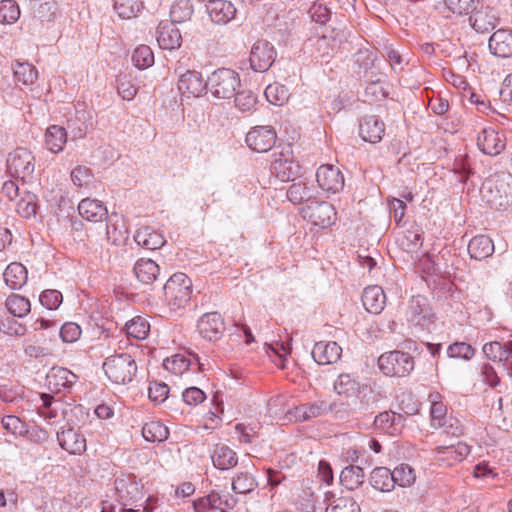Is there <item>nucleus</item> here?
<instances>
[{
  "mask_svg": "<svg viewBox=\"0 0 512 512\" xmlns=\"http://www.w3.org/2000/svg\"><path fill=\"white\" fill-rule=\"evenodd\" d=\"M108 379L115 384L130 383L137 373V364L128 353L111 355L103 363Z\"/></svg>",
  "mask_w": 512,
  "mask_h": 512,
  "instance_id": "1",
  "label": "nucleus"
},
{
  "mask_svg": "<svg viewBox=\"0 0 512 512\" xmlns=\"http://www.w3.org/2000/svg\"><path fill=\"white\" fill-rule=\"evenodd\" d=\"M164 298L171 310L184 308L191 299L192 281L184 273L173 274L164 285Z\"/></svg>",
  "mask_w": 512,
  "mask_h": 512,
  "instance_id": "2",
  "label": "nucleus"
},
{
  "mask_svg": "<svg viewBox=\"0 0 512 512\" xmlns=\"http://www.w3.org/2000/svg\"><path fill=\"white\" fill-rule=\"evenodd\" d=\"M239 87V74L229 68L217 69L208 77V88L219 99H231Z\"/></svg>",
  "mask_w": 512,
  "mask_h": 512,
  "instance_id": "3",
  "label": "nucleus"
},
{
  "mask_svg": "<svg viewBox=\"0 0 512 512\" xmlns=\"http://www.w3.org/2000/svg\"><path fill=\"white\" fill-rule=\"evenodd\" d=\"M378 367L385 376L405 377L414 369V359L407 352L393 350L378 358Z\"/></svg>",
  "mask_w": 512,
  "mask_h": 512,
  "instance_id": "4",
  "label": "nucleus"
},
{
  "mask_svg": "<svg viewBox=\"0 0 512 512\" xmlns=\"http://www.w3.org/2000/svg\"><path fill=\"white\" fill-rule=\"evenodd\" d=\"M7 171L11 177L20 179L22 182H29L33 179L35 171V157L26 148H16L9 153L7 160Z\"/></svg>",
  "mask_w": 512,
  "mask_h": 512,
  "instance_id": "5",
  "label": "nucleus"
},
{
  "mask_svg": "<svg viewBox=\"0 0 512 512\" xmlns=\"http://www.w3.org/2000/svg\"><path fill=\"white\" fill-rule=\"evenodd\" d=\"M276 49L267 40H257L251 47L249 63L255 72H266L276 59Z\"/></svg>",
  "mask_w": 512,
  "mask_h": 512,
  "instance_id": "6",
  "label": "nucleus"
},
{
  "mask_svg": "<svg viewBox=\"0 0 512 512\" xmlns=\"http://www.w3.org/2000/svg\"><path fill=\"white\" fill-rule=\"evenodd\" d=\"M336 215L333 205L326 201H311L303 208L304 218H307L314 226L321 228L330 227L335 222Z\"/></svg>",
  "mask_w": 512,
  "mask_h": 512,
  "instance_id": "7",
  "label": "nucleus"
},
{
  "mask_svg": "<svg viewBox=\"0 0 512 512\" xmlns=\"http://www.w3.org/2000/svg\"><path fill=\"white\" fill-rule=\"evenodd\" d=\"M508 145L505 134L492 127L482 129L477 135V146L485 155L497 156Z\"/></svg>",
  "mask_w": 512,
  "mask_h": 512,
  "instance_id": "8",
  "label": "nucleus"
},
{
  "mask_svg": "<svg viewBox=\"0 0 512 512\" xmlns=\"http://www.w3.org/2000/svg\"><path fill=\"white\" fill-rule=\"evenodd\" d=\"M428 301L421 295L413 296L406 310V319L414 326L428 327L433 322Z\"/></svg>",
  "mask_w": 512,
  "mask_h": 512,
  "instance_id": "9",
  "label": "nucleus"
},
{
  "mask_svg": "<svg viewBox=\"0 0 512 512\" xmlns=\"http://www.w3.org/2000/svg\"><path fill=\"white\" fill-rule=\"evenodd\" d=\"M277 134L272 126H256L246 135V143L253 151L263 153L269 151L276 142Z\"/></svg>",
  "mask_w": 512,
  "mask_h": 512,
  "instance_id": "10",
  "label": "nucleus"
},
{
  "mask_svg": "<svg viewBox=\"0 0 512 512\" xmlns=\"http://www.w3.org/2000/svg\"><path fill=\"white\" fill-rule=\"evenodd\" d=\"M316 180L322 190L332 194L342 191L345 183L340 169L332 164L321 165L317 169Z\"/></svg>",
  "mask_w": 512,
  "mask_h": 512,
  "instance_id": "11",
  "label": "nucleus"
},
{
  "mask_svg": "<svg viewBox=\"0 0 512 512\" xmlns=\"http://www.w3.org/2000/svg\"><path fill=\"white\" fill-rule=\"evenodd\" d=\"M78 377L64 367H52L46 375V385L53 393L68 392Z\"/></svg>",
  "mask_w": 512,
  "mask_h": 512,
  "instance_id": "12",
  "label": "nucleus"
},
{
  "mask_svg": "<svg viewBox=\"0 0 512 512\" xmlns=\"http://www.w3.org/2000/svg\"><path fill=\"white\" fill-rule=\"evenodd\" d=\"M270 171L283 182L293 181L300 173V165L291 159L288 154L280 152L274 154Z\"/></svg>",
  "mask_w": 512,
  "mask_h": 512,
  "instance_id": "13",
  "label": "nucleus"
},
{
  "mask_svg": "<svg viewBox=\"0 0 512 512\" xmlns=\"http://www.w3.org/2000/svg\"><path fill=\"white\" fill-rule=\"evenodd\" d=\"M197 328L203 338L216 341L225 331L224 319L218 312L206 313L198 320Z\"/></svg>",
  "mask_w": 512,
  "mask_h": 512,
  "instance_id": "14",
  "label": "nucleus"
},
{
  "mask_svg": "<svg viewBox=\"0 0 512 512\" xmlns=\"http://www.w3.org/2000/svg\"><path fill=\"white\" fill-rule=\"evenodd\" d=\"M434 451L440 465L450 467L463 461L470 454V447L466 443L458 442L449 446H437Z\"/></svg>",
  "mask_w": 512,
  "mask_h": 512,
  "instance_id": "15",
  "label": "nucleus"
},
{
  "mask_svg": "<svg viewBox=\"0 0 512 512\" xmlns=\"http://www.w3.org/2000/svg\"><path fill=\"white\" fill-rule=\"evenodd\" d=\"M208 87V79L204 80L199 72L187 70L180 75L178 90L188 96L199 97Z\"/></svg>",
  "mask_w": 512,
  "mask_h": 512,
  "instance_id": "16",
  "label": "nucleus"
},
{
  "mask_svg": "<svg viewBox=\"0 0 512 512\" xmlns=\"http://www.w3.org/2000/svg\"><path fill=\"white\" fill-rule=\"evenodd\" d=\"M331 404L325 400H316L298 405L290 412L296 421L305 422L327 414Z\"/></svg>",
  "mask_w": 512,
  "mask_h": 512,
  "instance_id": "17",
  "label": "nucleus"
},
{
  "mask_svg": "<svg viewBox=\"0 0 512 512\" xmlns=\"http://www.w3.org/2000/svg\"><path fill=\"white\" fill-rule=\"evenodd\" d=\"M470 23L471 26L480 33H488L492 31L499 23V16L494 8L485 7L477 9L474 6V10L471 12Z\"/></svg>",
  "mask_w": 512,
  "mask_h": 512,
  "instance_id": "18",
  "label": "nucleus"
},
{
  "mask_svg": "<svg viewBox=\"0 0 512 512\" xmlns=\"http://www.w3.org/2000/svg\"><path fill=\"white\" fill-rule=\"evenodd\" d=\"M157 42L159 47L166 50L180 48L182 35L174 23L161 22L157 27Z\"/></svg>",
  "mask_w": 512,
  "mask_h": 512,
  "instance_id": "19",
  "label": "nucleus"
},
{
  "mask_svg": "<svg viewBox=\"0 0 512 512\" xmlns=\"http://www.w3.org/2000/svg\"><path fill=\"white\" fill-rule=\"evenodd\" d=\"M57 440L62 449L73 455H81L86 451V439L73 428L63 429L57 433Z\"/></svg>",
  "mask_w": 512,
  "mask_h": 512,
  "instance_id": "20",
  "label": "nucleus"
},
{
  "mask_svg": "<svg viewBox=\"0 0 512 512\" xmlns=\"http://www.w3.org/2000/svg\"><path fill=\"white\" fill-rule=\"evenodd\" d=\"M482 351L486 358L493 362L503 363L504 366L512 363V340L485 343Z\"/></svg>",
  "mask_w": 512,
  "mask_h": 512,
  "instance_id": "21",
  "label": "nucleus"
},
{
  "mask_svg": "<svg viewBox=\"0 0 512 512\" xmlns=\"http://www.w3.org/2000/svg\"><path fill=\"white\" fill-rule=\"evenodd\" d=\"M207 12L214 23L227 24L237 13L234 4L227 0H213L207 4Z\"/></svg>",
  "mask_w": 512,
  "mask_h": 512,
  "instance_id": "22",
  "label": "nucleus"
},
{
  "mask_svg": "<svg viewBox=\"0 0 512 512\" xmlns=\"http://www.w3.org/2000/svg\"><path fill=\"white\" fill-rule=\"evenodd\" d=\"M312 357L319 365H327L337 362L342 354L341 347L334 341L317 342L312 349Z\"/></svg>",
  "mask_w": 512,
  "mask_h": 512,
  "instance_id": "23",
  "label": "nucleus"
},
{
  "mask_svg": "<svg viewBox=\"0 0 512 512\" xmlns=\"http://www.w3.org/2000/svg\"><path fill=\"white\" fill-rule=\"evenodd\" d=\"M384 132L385 124L376 116H365L360 122L359 134L361 138L366 142H380Z\"/></svg>",
  "mask_w": 512,
  "mask_h": 512,
  "instance_id": "24",
  "label": "nucleus"
},
{
  "mask_svg": "<svg viewBox=\"0 0 512 512\" xmlns=\"http://www.w3.org/2000/svg\"><path fill=\"white\" fill-rule=\"evenodd\" d=\"M405 416L394 411H384L379 413L374 420L377 428L389 435L400 434L404 427Z\"/></svg>",
  "mask_w": 512,
  "mask_h": 512,
  "instance_id": "25",
  "label": "nucleus"
},
{
  "mask_svg": "<svg viewBox=\"0 0 512 512\" xmlns=\"http://www.w3.org/2000/svg\"><path fill=\"white\" fill-rule=\"evenodd\" d=\"M490 51L500 58L512 56V32L506 29H499L489 39Z\"/></svg>",
  "mask_w": 512,
  "mask_h": 512,
  "instance_id": "26",
  "label": "nucleus"
},
{
  "mask_svg": "<svg viewBox=\"0 0 512 512\" xmlns=\"http://www.w3.org/2000/svg\"><path fill=\"white\" fill-rule=\"evenodd\" d=\"M212 463L219 470H229L238 463L237 453L228 445L218 443L211 453Z\"/></svg>",
  "mask_w": 512,
  "mask_h": 512,
  "instance_id": "27",
  "label": "nucleus"
},
{
  "mask_svg": "<svg viewBox=\"0 0 512 512\" xmlns=\"http://www.w3.org/2000/svg\"><path fill=\"white\" fill-rule=\"evenodd\" d=\"M334 391L345 398L358 397L363 385H361L358 378L351 373L340 374L334 382Z\"/></svg>",
  "mask_w": 512,
  "mask_h": 512,
  "instance_id": "28",
  "label": "nucleus"
},
{
  "mask_svg": "<svg viewBox=\"0 0 512 512\" xmlns=\"http://www.w3.org/2000/svg\"><path fill=\"white\" fill-rule=\"evenodd\" d=\"M362 303L368 312L379 314L386 304V296L383 289L378 285L366 287L362 294Z\"/></svg>",
  "mask_w": 512,
  "mask_h": 512,
  "instance_id": "29",
  "label": "nucleus"
},
{
  "mask_svg": "<svg viewBox=\"0 0 512 512\" xmlns=\"http://www.w3.org/2000/svg\"><path fill=\"white\" fill-rule=\"evenodd\" d=\"M80 216L91 222H99L108 218L107 208L98 200L86 198L78 205Z\"/></svg>",
  "mask_w": 512,
  "mask_h": 512,
  "instance_id": "30",
  "label": "nucleus"
},
{
  "mask_svg": "<svg viewBox=\"0 0 512 512\" xmlns=\"http://www.w3.org/2000/svg\"><path fill=\"white\" fill-rule=\"evenodd\" d=\"M134 240L139 246L148 250L159 249L166 243L164 236L150 226L138 229Z\"/></svg>",
  "mask_w": 512,
  "mask_h": 512,
  "instance_id": "31",
  "label": "nucleus"
},
{
  "mask_svg": "<svg viewBox=\"0 0 512 512\" xmlns=\"http://www.w3.org/2000/svg\"><path fill=\"white\" fill-rule=\"evenodd\" d=\"M3 278L9 288L18 290L26 284L28 272L23 264L19 262H12L3 272Z\"/></svg>",
  "mask_w": 512,
  "mask_h": 512,
  "instance_id": "32",
  "label": "nucleus"
},
{
  "mask_svg": "<svg viewBox=\"0 0 512 512\" xmlns=\"http://www.w3.org/2000/svg\"><path fill=\"white\" fill-rule=\"evenodd\" d=\"M106 235L113 245L124 244L129 237L124 219L117 215L110 216L106 224Z\"/></svg>",
  "mask_w": 512,
  "mask_h": 512,
  "instance_id": "33",
  "label": "nucleus"
},
{
  "mask_svg": "<svg viewBox=\"0 0 512 512\" xmlns=\"http://www.w3.org/2000/svg\"><path fill=\"white\" fill-rule=\"evenodd\" d=\"M133 271L140 282L149 285L158 278L160 267L151 259L141 258L135 263Z\"/></svg>",
  "mask_w": 512,
  "mask_h": 512,
  "instance_id": "34",
  "label": "nucleus"
},
{
  "mask_svg": "<svg viewBox=\"0 0 512 512\" xmlns=\"http://www.w3.org/2000/svg\"><path fill=\"white\" fill-rule=\"evenodd\" d=\"M494 252V244L490 237L477 235L468 244V253L475 260H483L490 257Z\"/></svg>",
  "mask_w": 512,
  "mask_h": 512,
  "instance_id": "35",
  "label": "nucleus"
},
{
  "mask_svg": "<svg viewBox=\"0 0 512 512\" xmlns=\"http://www.w3.org/2000/svg\"><path fill=\"white\" fill-rule=\"evenodd\" d=\"M67 142L66 129L59 125H51L47 128L45 133V144L49 151L52 153H60L63 151Z\"/></svg>",
  "mask_w": 512,
  "mask_h": 512,
  "instance_id": "36",
  "label": "nucleus"
},
{
  "mask_svg": "<svg viewBox=\"0 0 512 512\" xmlns=\"http://www.w3.org/2000/svg\"><path fill=\"white\" fill-rule=\"evenodd\" d=\"M393 473L386 467L375 468L370 475L371 486L381 492H389L394 488Z\"/></svg>",
  "mask_w": 512,
  "mask_h": 512,
  "instance_id": "37",
  "label": "nucleus"
},
{
  "mask_svg": "<svg viewBox=\"0 0 512 512\" xmlns=\"http://www.w3.org/2000/svg\"><path fill=\"white\" fill-rule=\"evenodd\" d=\"M315 189L307 182L299 181L293 183L287 190V198L293 204H301L313 198Z\"/></svg>",
  "mask_w": 512,
  "mask_h": 512,
  "instance_id": "38",
  "label": "nucleus"
},
{
  "mask_svg": "<svg viewBox=\"0 0 512 512\" xmlns=\"http://www.w3.org/2000/svg\"><path fill=\"white\" fill-rule=\"evenodd\" d=\"M364 478V470L356 465L345 467L340 474L341 484L348 490L357 489L363 484Z\"/></svg>",
  "mask_w": 512,
  "mask_h": 512,
  "instance_id": "39",
  "label": "nucleus"
},
{
  "mask_svg": "<svg viewBox=\"0 0 512 512\" xmlns=\"http://www.w3.org/2000/svg\"><path fill=\"white\" fill-rule=\"evenodd\" d=\"M440 395L438 393L430 394L429 399L431 401L430 408V416H431V425L435 429H439L445 426L448 422L446 413L447 408L446 405L439 401Z\"/></svg>",
  "mask_w": 512,
  "mask_h": 512,
  "instance_id": "40",
  "label": "nucleus"
},
{
  "mask_svg": "<svg viewBox=\"0 0 512 512\" xmlns=\"http://www.w3.org/2000/svg\"><path fill=\"white\" fill-rule=\"evenodd\" d=\"M142 435L149 442H163L169 436L168 428L160 421L145 423L142 427Z\"/></svg>",
  "mask_w": 512,
  "mask_h": 512,
  "instance_id": "41",
  "label": "nucleus"
},
{
  "mask_svg": "<svg viewBox=\"0 0 512 512\" xmlns=\"http://www.w3.org/2000/svg\"><path fill=\"white\" fill-rule=\"evenodd\" d=\"M7 310L15 317L26 316L31 309L30 301L19 294H11L5 302Z\"/></svg>",
  "mask_w": 512,
  "mask_h": 512,
  "instance_id": "42",
  "label": "nucleus"
},
{
  "mask_svg": "<svg viewBox=\"0 0 512 512\" xmlns=\"http://www.w3.org/2000/svg\"><path fill=\"white\" fill-rule=\"evenodd\" d=\"M16 210L22 217L34 216L37 210V196L29 191H23L16 200Z\"/></svg>",
  "mask_w": 512,
  "mask_h": 512,
  "instance_id": "43",
  "label": "nucleus"
},
{
  "mask_svg": "<svg viewBox=\"0 0 512 512\" xmlns=\"http://www.w3.org/2000/svg\"><path fill=\"white\" fill-rule=\"evenodd\" d=\"M194 9L190 0H177L170 9L172 23H183L191 19Z\"/></svg>",
  "mask_w": 512,
  "mask_h": 512,
  "instance_id": "44",
  "label": "nucleus"
},
{
  "mask_svg": "<svg viewBox=\"0 0 512 512\" xmlns=\"http://www.w3.org/2000/svg\"><path fill=\"white\" fill-rule=\"evenodd\" d=\"M127 335L137 340L145 339L150 332V324L146 318L136 316L125 325Z\"/></svg>",
  "mask_w": 512,
  "mask_h": 512,
  "instance_id": "45",
  "label": "nucleus"
},
{
  "mask_svg": "<svg viewBox=\"0 0 512 512\" xmlns=\"http://www.w3.org/2000/svg\"><path fill=\"white\" fill-rule=\"evenodd\" d=\"M421 236L422 234L419 229H408L397 238V243L403 250L414 252L422 245Z\"/></svg>",
  "mask_w": 512,
  "mask_h": 512,
  "instance_id": "46",
  "label": "nucleus"
},
{
  "mask_svg": "<svg viewBox=\"0 0 512 512\" xmlns=\"http://www.w3.org/2000/svg\"><path fill=\"white\" fill-rule=\"evenodd\" d=\"M142 7L140 0H114V9L122 19L136 17Z\"/></svg>",
  "mask_w": 512,
  "mask_h": 512,
  "instance_id": "47",
  "label": "nucleus"
},
{
  "mask_svg": "<svg viewBox=\"0 0 512 512\" xmlns=\"http://www.w3.org/2000/svg\"><path fill=\"white\" fill-rule=\"evenodd\" d=\"M13 71L15 79L24 85H32L38 78L36 68L27 62H16Z\"/></svg>",
  "mask_w": 512,
  "mask_h": 512,
  "instance_id": "48",
  "label": "nucleus"
},
{
  "mask_svg": "<svg viewBox=\"0 0 512 512\" xmlns=\"http://www.w3.org/2000/svg\"><path fill=\"white\" fill-rule=\"evenodd\" d=\"M264 94L267 101L276 106H282L289 99V91L286 86L277 82L269 84Z\"/></svg>",
  "mask_w": 512,
  "mask_h": 512,
  "instance_id": "49",
  "label": "nucleus"
},
{
  "mask_svg": "<svg viewBox=\"0 0 512 512\" xmlns=\"http://www.w3.org/2000/svg\"><path fill=\"white\" fill-rule=\"evenodd\" d=\"M332 0H318L310 8L313 21L319 24H326L332 15Z\"/></svg>",
  "mask_w": 512,
  "mask_h": 512,
  "instance_id": "50",
  "label": "nucleus"
},
{
  "mask_svg": "<svg viewBox=\"0 0 512 512\" xmlns=\"http://www.w3.org/2000/svg\"><path fill=\"white\" fill-rule=\"evenodd\" d=\"M256 479L249 473H239L232 480V489L238 494H247L257 487Z\"/></svg>",
  "mask_w": 512,
  "mask_h": 512,
  "instance_id": "51",
  "label": "nucleus"
},
{
  "mask_svg": "<svg viewBox=\"0 0 512 512\" xmlns=\"http://www.w3.org/2000/svg\"><path fill=\"white\" fill-rule=\"evenodd\" d=\"M132 61L138 69H147L154 63V54L147 45H140L135 48L132 54Z\"/></svg>",
  "mask_w": 512,
  "mask_h": 512,
  "instance_id": "52",
  "label": "nucleus"
},
{
  "mask_svg": "<svg viewBox=\"0 0 512 512\" xmlns=\"http://www.w3.org/2000/svg\"><path fill=\"white\" fill-rule=\"evenodd\" d=\"M20 9L14 0L0 1V23L12 24L18 20Z\"/></svg>",
  "mask_w": 512,
  "mask_h": 512,
  "instance_id": "53",
  "label": "nucleus"
},
{
  "mask_svg": "<svg viewBox=\"0 0 512 512\" xmlns=\"http://www.w3.org/2000/svg\"><path fill=\"white\" fill-rule=\"evenodd\" d=\"M163 365L165 369L171 373L175 375H182L192 365V361L182 354H176L167 358Z\"/></svg>",
  "mask_w": 512,
  "mask_h": 512,
  "instance_id": "54",
  "label": "nucleus"
},
{
  "mask_svg": "<svg viewBox=\"0 0 512 512\" xmlns=\"http://www.w3.org/2000/svg\"><path fill=\"white\" fill-rule=\"evenodd\" d=\"M447 354L450 358L470 360L475 354V349L466 342H455L448 346Z\"/></svg>",
  "mask_w": 512,
  "mask_h": 512,
  "instance_id": "55",
  "label": "nucleus"
},
{
  "mask_svg": "<svg viewBox=\"0 0 512 512\" xmlns=\"http://www.w3.org/2000/svg\"><path fill=\"white\" fill-rule=\"evenodd\" d=\"M394 485L406 487L410 486L415 480V474L413 469L407 464H401L396 467L393 471Z\"/></svg>",
  "mask_w": 512,
  "mask_h": 512,
  "instance_id": "56",
  "label": "nucleus"
},
{
  "mask_svg": "<svg viewBox=\"0 0 512 512\" xmlns=\"http://www.w3.org/2000/svg\"><path fill=\"white\" fill-rule=\"evenodd\" d=\"M233 97L235 106L243 112L251 111L257 103L256 96L250 90L238 91L237 93L235 92Z\"/></svg>",
  "mask_w": 512,
  "mask_h": 512,
  "instance_id": "57",
  "label": "nucleus"
},
{
  "mask_svg": "<svg viewBox=\"0 0 512 512\" xmlns=\"http://www.w3.org/2000/svg\"><path fill=\"white\" fill-rule=\"evenodd\" d=\"M92 178L93 174L86 166L78 165L71 171V180L77 187L87 186L92 181Z\"/></svg>",
  "mask_w": 512,
  "mask_h": 512,
  "instance_id": "58",
  "label": "nucleus"
},
{
  "mask_svg": "<svg viewBox=\"0 0 512 512\" xmlns=\"http://www.w3.org/2000/svg\"><path fill=\"white\" fill-rule=\"evenodd\" d=\"M40 303L49 310L57 309L62 303L63 297L58 290L48 289L41 293Z\"/></svg>",
  "mask_w": 512,
  "mask_h": 512,
  "instance_id": "59",
  "label": "nucleus"
},
{
  "mask_svg": "<svg viewBox=\"0 0 512 512\" xmlns=\"http://www.w3.org/2000/svg\"><path fill=\"white\" fill-rule=\"evenodd\" d=\"M1 423L6 431L14 435H23L27 431L25 423L15 415L4 416Z\"/></svg>",
  "mask_w": 512,
  "mask_h": 512,
  "instance_id": "60",
  "label": "nucleus"
},
{
  "mask_svg": "<svg viewBox=\"0 0 512 512\" xmlns=\"http://www.w3.org/2000/svg\"><path fill=\"white\" fill-rule=\"evenodd\" d=\"M81 336V328L77 323L67 322L61 326L60 337L65 343L76 342Z\"/></svg>",
  "mask_w": 512,
  "mask_h": 512,
  "instance_id": "61",
  "label": "nucleus"
},
{
  "mask_svg": "<svg viewBox=\"0 0 512 512\" xmlns=\"http://www.w3.org/2000/svg\"><path fill=\"white\" fill-rule=\"evenodd\" d=\"M169 394V387L165 383L151 382L148 389V396L151 401L162 403Z\"/></svg>",
  "mask_w": 512,
  "mask_h": 512,
  "instance_id": "62",
  "label": "nucleus"
},
{
  "mask_svg": "<svg viewBox=\"0 0 512 512\" xmlns=\"http://www.w3.org/2000/svg\"><path fill=\"white\" fill-rule=\"evenodd\" d=\"M447 8L454 14H469L474 10L475 0H444Z\"/></svg>",
  "mask_w": 512,
  "mask_h": 512,
  "instance_id": "63",
  "label": "nucleus"
},
{
  "mask_svg": "<svg viewBox=\"0 0 512 512\" xmlns=\"http://www.w3.org/2000/svg\"><path fill=\"white\" fill-rule=\"evenodd\" d=\"M326 512H360V507L351 498H339L326 509Z\"/></svg>",
  "mask_w": 512,
  "mask_h": 512,
  "instance_id": "64",
  "label": "nucleus"
}]
</instances>
